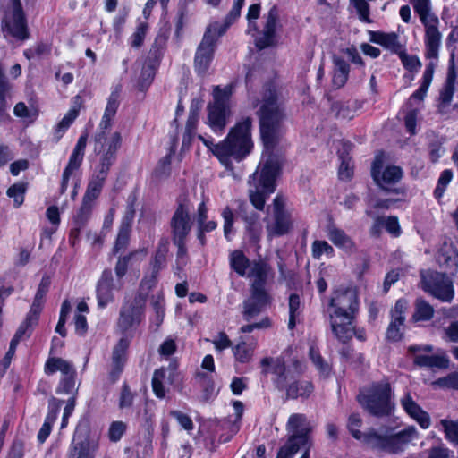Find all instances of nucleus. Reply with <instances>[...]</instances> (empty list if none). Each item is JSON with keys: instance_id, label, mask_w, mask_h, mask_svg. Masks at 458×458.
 Here are the masks:
<instances>
[{"instance_id": "50", "label": "nucleus", "mask_w": 458, "mask_h": 458, "mask_svg": "<svg viewBox=\"0 0 458 458\" xmlns=\"http://www.w3.org/2000/svg\"><path fill=\"white\" fill-rule=\"evenodd\" d=\"M165 377V370L164 369H156L152 377V388L157 398L163 399L165 396V390L163 380Z\"/></svg>"}, {"instance_id": "15", "label": "nucleus", "mask_w": 458, "mask_h": 458, "mask_svg": "<svg viewBox=\"0 0 458 458\" xmlns=\"http://www.w3.org/2000/svg\"><path fill=\"white\" fill-rule=\"evenodd\" d=\"M121 142L122 137L119 132L113 133L109 139L104 137V132L96 135L94 150L99 155V162L93 173L107 177L111 166L116 160Z\"/></svg>"}, {"instance_id": "46", "label": "nucleus", "mask_w": 458, "mask_h": 458, "mask_svg": "<svg viewBox=\"0 0 458 458\" xmlns=\"http://www.w3.org/2000/svg\"><path fill=\"white\" fill-rule=\"evenodd\" d=\"M26 190L27 183L25 182L14 183L7 190L6 194L9 198L13 199V205L15 208H19L22 205Z\"/></svg>"}, {"instance_id": "4", "label": "nucleus", "mask_w": 458, "mask_h": 458, "mask_svg": "<svg viewBox=\"0 0 458 458\" xmlns=\"http://www.w3.org/2000/svg\"><path fill=\"white\" fill-rule=\"evenodd\" d=\"M358 310V296L354 291H336L333 293L327 312L331 330L339 342L346 344L352 338L353 322Z\"/></svg>"}, {"instance_id": "57", "label": "nucleus", "mask_w": 458, "mask_h": 458, "mask_svg": "<svg viewBox=\"0 0 458 458\" xmlns=\"http://www.w3.org/2000/svg\"><path fill=\"white\" fill-rule=\"evenodd\" d=\"M454 93V86L445 84V87L440 91L439 100L440 104L438 106V112L440 114H445L446 108L452 101Z\"/></svg>"}, {"instance_id": "32", "label": "nucleus", "mask_w": 458, "mask_h": 458, "mask_svg": "<svg viewBox=\"0 0 458 458\" xmlns=\"http://www.w3.org/2000/svg\"><path fill=\"white\" fill-rule=\"evenodd\" d=\"M327 236L329 240L338 248L347 252H354L356 246L354 242L345 232L334 225L327 228Z\"/></svg>"}, {"instance_id": "56", "label": "nucleus", "mask_w": 458, "mask_h": 458, "mask_svg": "<svg viewBox=\"0 0 458 458\" xmlns=\"http://www.w3.org/2000/svg\"><path fill=\"white\" fill-rule=\"evenodd\" d=\"M157 275L158 273L152 271L149 276H145L140 282L139 291L136 294L143 295L145 302L147 301L149 291L157 284Z\"/></svg>"}, {"instance_id": "25", "label": "nucleus", "mask_w": 458, "mask_h": 458, "mask_svg": "<svg viewBox=\"0 0 458 458\" xmlns=\"http://www.w3.org/2000/svg\"><path fill=\"white\" fill-rule=\"evenodd\" d=\"M279 19L278 8L274 5L266 16V22L262 32L255 39V45L259 49H264L274 44L276 28Z\"/></svg>"}, {"instance_id": "37", "label": "nucleus", "mask_w": 458, "mask_h": 458, "mask_svg": "<svg viewBox=\"0 0 458 458\" xmlns=\"http://www.w3.org/2000/svg\"><path fill=\"white\" fill-rule=\"evenodd\" d=\"M372 41L397 55L403 49L395 33L377 32L374 34Z\"/></svg>"}, {"instance_id": "45", "label": "nucleus", "mask_w": 458, "mask_h": 458, "mask_svg": "<svg viewBox=\"0 0 458 458\" xmlns=\"http://www.w3.org/2000/svg\"><path fill=\"white\" fill-rule=\"evenodd\" d=\"M131 232V225H128L127 223H122L119 227V232L116 237L115 244L114 247V251L119 252L120 250L125 249L129 243L130 235Z\"/></svg>"}, {"instance_id": "28", "label": "nucleus", "mask_w": 458, "mask_h": 458, "mask_svg": "<svg viewBox=\"0 0 458 458\" xmlns=\"http://www.w3.org/2000/svg\"><path fill=\"white\" fill-rule=\"evenodd\" d=\"M400 403L405 412L418 422L422 428H428L430 426L429 414L413 400L410 393H406L400 399Z\"/></svg>"}, {"instance_id": "49", "label": "nucleus", "mask_w": 458, "mask_h": 458, "mask_svg": "<svg viewBox=\"0 0 458 458\" xmlns=\"http://www.w3.org/2000/svg\"><path fill=\"white\" fill-rule=\"evenodd\" d=\"M311 250L315 259H320L323 254L327 257H333L335 254L333 247L327 242L320 240L312 242Z\"/></svg>"}, {"instance_id": "27", "label": "nucleus", "mask_w": 458, "mask_h": 458, "mask_svg": "<svg viewBox=\"0 0 458 458\" xmlns=\"http://www.w3.org/2000/svg\"><path fill=\"white\" fill-rule=\"evenodd\" d=\"M382 163L378 158L373 163L371 174L376 182L383 189L387 190L386 185L394 184L399 182L403 176V171L395 165L386 166L381 172Z\"/></svg>"}, {"instance_id": "10", "label": "nucleus", "mask_w": 458, "mask_h": 458, "mask_svg": "<svg viewBox=\"0 0 458 458\" xmlns=\"http://www.w3.org/2000/svg\"><path fill=\"white\" fill-rule=\"evenodd\" d=\"M233 94V86L224 88L215 86L213 89V102L208 103V123L216 133H222L228 123L232 112L230 98Z\"/></svg>"}, {"instance_id": "23", "label": "nucleus", "mask_w": 458, "mask_h": 458, "mask_svg": "<svg viewBox=\"0 0 458 458\" xmlns=\"http://www.w3.org/2000/svg\"><path fill=\"white\" fill-rule=\"evenodd\" d=\"M407 309V301L398 300L391 310V322L386 330V338L393 342H398L403 337V328L405 321L404 312Z\"/></svg>"}, {"instance_id": "8", "label": "nucleus", "mask_w": 458, "mask_h": 458, "mask_svg": "<svg viewBox=\"0 0 458 458\" xmlns=\"http://www.w3.org/2000/svg\"><path fill=\"white\" fill-rule=\"evenodd\" d=\"M420 22L424 26L425 56L437 59L441 46L442 34L438 29L439 19L432 12L430 0H410Z\"/></svg>"}, {"instance_id": "42", "label": "nucleus", "mask_w": 458, "mask_h": 458, "mask_svg": "<svg viewBox=\"0 0 458 458\" xmlns=\"http://www.w3.org/2000/svg\"><path fill=\"white\" fill-rule=\"evenodd\" d=\"M415 310L412 315L414 321H428L435 313L433 306L423 299H417L415 301Z\"/></svg>"}, {"instance_id": "33", "label": "nucleus", "mask_w": 458, "mask_h": 458, "mask_svg": "<svg viewBox=\"0 0 458 458\" xmlns=\"http://www.w3.org/2000/svg\"><path fill=\"white\" fill-rule=\"evenodd\" d=\"M107 177L93 173L89 180L82 201L94 205L99 197Z\"/></svg>"}, {"instance_id": "14", "label": "nucleus", "mask_w": 458, "mask_h": 458, "mask_svg": "<svg viewBox=\"0 0 458 458\" xmlns=\"http://www.w3.org/2000/svg\"><path fill=\"white\" fill-rule=\"evenodd\" d=\"M421 289L442 302L450 303L454 298L453 279L445 273L421 272Z\"/></svg>"}, {"instance_id": "59", "label": "nucleus", "mask_w": 458, "mask_h": 458, "mask_svg": "<svg viewBox=\"0 0 458 458\" xmlns=\"http://www.w3.org/2000/svg\"><path fill=\"white\" fill-rule=\"evenodd\" d=\"M127 426L123 421H114L108 429V437L111 442H118L125 433Z\"/></svg>"}, {"instance_id": "9", "label": "nucleus", "mask_w": 458, "mask_h": 458, "mask_svg": "<svg viewBox=\"0 0 458 458\" xmlns=\"http://www.w3.org/2000/svg\"><path fill=\"white\" fill-rule=\"evenodd\" d=\"M361 407L375 417H386L392 411V388L387 379L373 382L357 397Z\"/></svg>"}, {"instance_id": "2", "label": "nucleus", "mask_w": 458, "mask_h": 458, "mask_svg": "<svg viewBox=\"0 0 458 458\" xmlns=\"http://www.w3.org/2000/svg\"><path fill=\"white\" fill-rule=\"evenodd\" d=\"M362 425V420L359 413H352L349 416L347 428L351 435L357 440L372 450L387 454H398L412 439L417 437V430L414 427H408L398 432L393 428H384L380 429L369 428L362 433L359 428Z\"/></svg>"}, {"instance_id": "12", "label": "nucleus", "mask_w": 458, "mask_h": 458, "mask_svg": "<svg viewBox=\"0 0 458 458\" xmlns=\"http://www.w3.org/2000/svg\"><path fill=\"white\" fill-rule=\"evenodd\" d=\"M47 375L61 372V377L55 389L57 394L77 397L80 383L77 382V371L73 364L57 357H49L44 367Z\"/></svg>"}, {"instance_id": "21", "label": "nucleus", "mask_w": 458, "mask_h": 458, "mask_svg": "<svg viewBox=\"0 0 458 458\" xmlns=\"http://www.w3.org/2000/svg\"><path fill=\"white\" fill-rule=\"evenodd\" d=\"M88 135L81 134L69 157L67 165L65 166L61 180L59 192L64 194L69 185L70 180L73 177L77 171H79L85 155V148L87 145Z\"/></svg>"}, {"instance_id": "52", "label": "nucleus", "mask_w": 458, "mask_h": 458, "mask_svg": "<svg viewBox=\"0 0 458 458\" xmlns=\"http://www.w3.org/2000/svg\"><path fill=\"white\" fill-rule=\"evenodd\" d=\"M79 114V111L76 108H72L64 116V118L58 123L55 127L56 138L59 140L64 131L71 126Z\"/></svg>"}, {"instance_id": "11", "label": "nucleus", "mask_w": 458, "mask_h": 458, "mask_svg": "<svg viewBox=\"0 0 458 458\" xmlns=\"http://www.w3.org/2000/svg\"><path fill=\"white\" fill-rule=\"evenodd\" d=\"M1 30L5 38L26 41L30 38L27 17L21 0H11L1 21Z\"/></svg>"}, {"instance_id": "22", "label": "nucleus", "mask_w": 458, "mask_h": 458, "mask_svg": "<svg viewBox=\"0 0 458 458\" xmlns=\"http://www.w3.org/2000/svg\"><path fill=\"white\" fill-rule=\"evenodd\" d=\"M98 449V440L89 437L77 428L70 447L69 458H95Z\"/></svg>"}, {"instance_id": "1", "label": "nucleus", "mask_w": 458, "mask_h": 458, "mask_svg": "<svg viewBox=\"0 0 458 458\" xmlns=\"http://www.w3.org/2000/svg\"><path fill=\"white\" fill-rule=\"evenodd\" d=\"M261 374H272V383L279 391H285L288 399H307L314 390L311 381L301 379L306 370L303 361L293 359L286 364L282 356L264 357L260 360Z\"/></svg>"}, {"instance_id": "62", "label": "nucleus", "mask_w": 458, "mask_h": 458, "mask_svg": "<svg viewBox=\"0 0 458 458\" xmlns=\"http://www.w3.org/2000/svg\"><path fill=\"white\" fill-rule=\"evenodd\" d=\"M147 30L148 25L146 23H140L137 27L136 31L131 37V45L132 47H141L147 33Z\"/></svg>"}, {"instance_id": "24", "label": "nucleus", "mask_w": 458, "mask_h": 458, "mask_svg": "<svg viewBox=\"0 0 458 458\" xmlns=\"http://www.w3.org/2000/svg\"><path fill=\"white\" fill-rule=\"evenodd\" d=\"M130 342L128 337H122L113 349L112 363L109 371V379L112 383H114L123 371L127 360V350Z\"/></svg>"}, {"instance_id": "38", "label": "nucleus", "mask_w": 458, "mask_h": 458, "mask_svg": "<svg viewBox=\"0 0 458 458\" xmlns=\"http://www.w3.org/2000/svg\"><path fill=\"white\" fill-rule=\"evenodd\" d=\"M118 106V94L112 92L107 99V104L99 124V128L102 130L100 133H105V131L111 127L112 120L117 112ZM104 137L106 138L105 134Z\"/></svg>"}, {"instance_id": "39", "label": "nucleus", "mask_w": 458, "mask_h": 458, "mask_svg": "<svg viewBox=\"0 0 458 458\" xmlns=\"http://www.w3.org/2000/svg\"><path fill=\"white\" fill-rule=\"evenodd\" d=\"M250 261L242 250H234L230 254V266L240 276H246L250 269Z\"/></svg>"}, {"instance_id": "6", "label": "nucleus", "mask_w": 458, "mask_h": 458, "mask_svg": "<svg viewBox=\"0 0 458 458\" xmlns=\"http://www.w3.org/2000/svg\"><path fill=\"white\" fill-rule=\"evenodd\" d=\"M280 167L278 158L270 154L260 171L250 176L249 199L256 209L262 211L267 199L275 191Z\"/></svg>"}, {"instance_id": "17", "label": "nucleus", "mask_w": 458, "mask_h": 458, "mask_svg": "<svg viewBox=\"0 0 458 458\" xmlns=\"http://www.w3.org/2000/svg\"><path fill=\"white\" fill-rule=\"evenodd\" d=\"M191 227L190 201L187 196H180L177 199V206L170 220L172 239H187Z\"/></svg>"}, {"instance_id": "53", "label": "nucleus", "mask_w": 458, "mask_h": 458, "mask_svg": "<svg viewBox=\"0 0 458 458\" xmlns=\"http://www.w3.org/2000/svg\"><path fill=\"white\" fill-rule=\"evenodd\" d=\"M439 423L445 432V438L458 445V420L454 421L443 419Z\"/></svg>"}, {"instance_id": "34", "label": "nucleus", "mask_w": 458, "mask_h": 458, "mask_svg": "<svg viewBox=\"0 0 458 458\" xmlns=\"http://www.w3.org/2000/svg\"><path fill=\"white\" fill-rule=\"evenodd\" d=\"M244 4L243 0H234L233 7L223 23L214 22L208 26L214 31L218 33V36H223L227 29L240 17L241 10Z\"/></svg>"}, {"instance_id": "44", "label": "nucleus", "mask_w": 458, "mask_h": 458, "mask_svg": "<svg viewBox=\"0 0 458 458\" xmlns=\"http://www.w3.org/2000/svg\"><path fill=\"white\" fill-rule=\"evenodd\" d=\"M136 397V393L132 392L129 385L124 382L122 385L119 398H118V407L120 410H126L132 407L134 403V399Z\"/></svg>"}, {"instance_id": "13", "label": "nucleus", "mask_w": 458, "mask_h": 458, "mask_svg": "<svg viewBox=\"0 0 458 458\" xmlns=\"http://www.w3.org/2000/svg\"><path fill=\"white\" fill-rule=\"evenodd\" d=\"M250 293V297L242 302V311L243 319L249 324L240 327L242 333H250L255 329H265L271 327V320L268 317L263 318L259 322L251 323L271 303L270 293Z\"/></svg>"}, {"instance_id": "18", "label": "nucleus", "mask_w": 458, "mask_h": 458, "mask_svg": "<svg viewBox=\"0 0 458 458\" xmlns=\"http://www.w3.org/2000/svg\"><path fill=\"white\" fill-rule=\"evenodd\" d=\"M220 37L212 28H207L194 57V68L198 74L204 75L208 72Z\"/></svg>"}, {"instance_id": "47", "label": "nucleus", "mask_w": 458, "mask_h": 458, "mask_svg": "<svg viewBox=\"0 0 458 458\" xmlns=\"http://www.w3.org/2000/svg\"><path fill=\"white\" fill-rule=\"evenodd\" d=\"M301 298L297 293H292L289 296V322L288 327L294 328L296 326V318L300 316Z\"/></svg>"}, {"instance_id": "26", "label": "nucleus", "mask_w": 458, "mask_h": 458, "mask_svg": "<svg viewBox=\"0 0 458 458\" xmlns=\"http://www.w3.org/2000/svg\"><path fill=\"white\" fill-rule=\"evenodd\" d=\"M116 289L114 284V277L111 269H105L97 284L98 306L104 309L114 301V290Z\"/></svg>"}, {"instance_id": "43", "label": "nucleus", "mask_w": 458, "mask_h": 458, "mask_svg": "<svg viewBox=\"0 0 458 458\" xmlns=\"http://www.w3.org/2000/svg\"><path fill=\"white\" fill-rule=\"evenodd\" d=\"M168 251V241L161 239L158 242L154 259L151 262L152 271L159 273L165 263L166 253Z\"/></svg>"}, {"instance_id": "55", "label": "nucleus", "mask_w": 458, "mask_h": 458, "mask_svg": "<svg viewBox=\"0 0 458 458\" xmlns=\"http://www.w3.org/2000/svg\"><path fill=\"white\" fill-rule=\"evenodd\" d=\"M171 156L172 153L167 154L161 158L155 168L154 175L158 180L167 178L171 174Z\"/></svg>"}, {"instance_id": "58", "label": "nucleus", "mask_w": 458, "mask_h": 458, "mask_svg": "<svg viewBox=\"0 0 458 458\" xmlns=\"http://www.w3.org/2000/svg\"><path fill=\"white\" fill-rule=\"evenodd\" d=\"M452 178H453V173L451 170L446 169L441 173V174L438 178V181H437V185L434 191V196L437 199H440L444 195L445 187L451 182Z\"/></svg>"}, {"instance_id": "48", "label": "nucleus", "mask_w": 458, "mask_h": 458, "mask_svg": "<svg viewBox=\"0 0 458 458\" xmlns=\"http://www.w3.org/2000/svg\"><path fill=\"white\" fill-rule=\"evenodd\" d=\"M310 357L321 376L327 377L330 374L331 367L324 360L318 350L314 346L310 348Z\"/></svg>"}, {"instance_id": "7", "label": "nucleus", "mask_w": 458, "mask_h": 458, "mask_svg": "<svg viewBox=\"0 0 458 458\" xmlns=\"http://www.w3.org/2000/svg\"><path fill=\"white\" fill-rule=\"evenodd\" d=\"M290 434L285 444L279 449L276 458H293L301 448L304 449L300 458H310L313 442L310 437L312 427L307 417L301 413L292 414L286 425Z\"/></svg>"}, {"instance_id": "3", "label": "nucleus", "mask_w": 458, "mask_h": 458, "mask_svg": "<svg viewBox=\"0 0 458 458\" xmlns=\"http://www.w3.org/2000/svg\"><path fill=\"white\" fill-rule=\"evenodd\" d=\"M284 100L274 84L264 87L261 106L258 111L261 139L265 148L273 149L280 136L281 123L285 118Z\"/></svg>"}, {"instance_id": "20", "label": "nucleus", "mask_w": 458, "mask_h": 458, "mask_svg": "<svg viewBox=\"0 0 458 458\" xmlns=\"http://www.w3.org/2000/svg\"><path fill=\"white\" fill-rule=\"evenodd\" d=\"M246 276L251 280L250 292L269 293L268 284L274 279V272L267 260H253Z\"/></svg>"}, {"instance_id": "60", "label": "nucleus", "mask_w": 458, "mask_h": 458, "mask_svg": "<svg viewBox=\"0 0 458 458\" xmlns=\"http://www.w3.org/2000/svg\"><path fill=\"white\" fill-rule=\"evenodd\" d=\"M224 219V234L227 240H230V234L233 232L234 223V214L230 207H225L222 211Z\"/></svg>"}, {"instance_id": "61", "label": "nucleus", "mask_w": 458, "mask_h": 458, "mask_svg": "<svg viewBox=\"0 0 458 458\" xmlns=\"http://www.w3.org/2000/svg\"><path fill=\"white\" fill-rule=\"evenodd\" d=\"M63 403V400L57 399L54 396L50 397L48 400V411L45 420L55 423Z\"/></svg>"}, {"instance_id": "29", "label": "nucleus", "mask_w": 458, "mask_h": 458, "mask_svg": "<svg viewBox=\"0 0 458 458\" xmlns=\"http://www.w3.org/2000/svg\"><path fill=\"white\" fill-rule=\"evenodd\" d=\"M162 57V51L156 47H153L148 53L146 64L142 68L140 74V82L142 86L144 84L149 85L155 76V71L159 65L160 59Z\"/></svg>"}, {"instance_id": "40", "label": "nucleus", "mask_w": 458, "mask_h": 458, "mask_svg": "<svg viewBox=\"0 0 458 458\" xmlns=\"http://www.w3.org/2000/svg\"><path fill=\"white\" fill-rule=\"evenodd\" d=\"M256 347L255 341L250 343L242 341L233 348V352L237 361L248 363L251 360Z\"/></svg>"}, {"instance_id": "64", "label": "nucleus", "mask_w": 458, "mask_h": 458, "mask_svg": "<svg viewBox=\"0 0 458 458\" xmlns=\"http://www.w3.org/2000/svg\"><path fill=\"white\" fill-rule=\"evenodd\" d=\"M436 384L441 387L458 389V372H454L447 377L438 378Z\"/></svg>"}, {"instance_id": "16", "label": "nucleus", "mask_w": 458, "mask_h": 458, "mask_svg": "<svg viewBox=\"0 0 458 458\" xmlns=\"http://www.w3.org/2000/svg\"><path fill=\"white\" fill-rule=\"evenodd\" d=\"M145 305L144 297L140 294H135L131 298L125 299L117 319V327L122 333L135 329L143 321Z\"/></svg>"}, {"instance_id": "19", "label": "nucleus", "mask_w": 458, "mask_h": 458, "mask_svg": "<svg viewBox=\"0 0 458 458\" xmlns=\"http://www.w3.org/2000/svg\"><path fill=\"white\" fill-rule=\"evenodd\" d=\"M292 225L291 215L285 208L284 199L281 196H276L273 200L272 220L266 225L267 238L287 234Z\"/></svg>"}, {"instance_id": "5", "label": "nucleus", "mask_w": 458, "mask_h": 458, "mask_svg": "<svg viewBox=\"0 0 458 458\" xmlns=\"http://www.w3.org/2000/svg\"><path fill=\"white\" fill-rule=\"evenodd\" d=\"M252 119L245 117L231 128L216 149L219 162L227 169L233 170V161L241 162L253 148L251 138Z\"/></svg>"}, {"instance_id": "31", "label": "nucleus", "mask_w": 458, "mask_h": 458, "mask_svg": "<svg viewBox=\"0 0 458 458\" xmlns=\"http://www.w3.org/2000/svg\"><path fill=\"white\" fill-rule=\"evenodd\" d=\"M333 78L332 83L335 89H340L345 85L350 73V65L346 60L338 55L333 56Z\"/></svg>"}, {"instance_id": "54", "label": "nucleus", "mask_w": 458, "mask_h": 458, "mask_svg": "<svg viewBox=\"0 0 458 458\" xmlns=\"http://www.w3.org/2000/svg\"><path fill=\"white\" fill-rule=\"evenodd\" d=\"M403 67L411 72H417L421 68V63L417 55H408L403 49L398 55Z\"/></svg>"}, {"instance_id": "41", "label": "nucleus", "mask_w": 458, "mask_h": 458, "mask_svg": "<svg viewBox=\"0 0 458 458\" xmlns=\"http://www.w3.org/2000/svg\"><path fill=\"white\" fill-rule=\"evenodd\" d=\"M351 148V144L344 143L343 150L338 152L339 158L341 159V165L339 167V177L342 180H349L352 175V160L349 157V150Z\"/></svg>"}, {"instance_id": "35", "label": "nucleus", "mask_w": 458, "mask_h": 458, "mask_svg": "<svg viewBox=\"0 0 458 458\" xmlns=\"http://www.w3.org/2000/svg\"><path fill=\"white\" fill-rule=\"evenodd\" d=\"M413 362L419 367L430 369H446L449 365V360L446 355H425L415 354Z\"/></svg>"}, {"instance_id": "36", "label": "nucleus", "mask_w": 458, "mask_h": 458, "mask_svg": "<svg viewBox=\"0 0 458 458\" xmlns=\"http://www.w3.org/2000/svg\"><path fill=\"white\" fill-rule=\"evenodd\" d=\"M243 222L245 223V232L249 241L254 244L259 243L263 233L260 216L258 213L250 214V217H245Z\"/></svg>"}, {"instance_id": "51", "label": "nucleus", "mask_w": 458, "mask_h": 458, "mask_svg": "<svg viewBox=\"0 0 458 458\" xmlns=\"http://www.w3.org/2000/svg\"><path fill=\"white\" fill-rule=\"evenodd\" d=\"M94 205L82 201L81 208L72 218V224L79 227H85L89 218L90 217Z\"/></svg>"}, {"instance_id": "30", "label": "nucleus", "mask_w": 458, "mask_h": 458, "mask_svg": "<svg viewBox=\"0 0 458 458\" xmlns=\"http://www.w3.org/2000/svg\"><path fill=\"white\" fill-rule=\"evenodd\" d=\"M194 386L201 391V398L208 402L215 397L214 375L209 372L198 371L194 377Z\"/></svg>"}, {"instance_id": "63", "label": "nucleus", "mask_w": 458, "mask_h": 458, "mask_svg": "<svg viewBox=\"0 0 458 458\" xmlns=\"http://www.w3.org/2000/svg\"><path fill=\"white\" fill-rule=\"evenodd\" d=\"M135 254V252H131L130 254L120 257L116 262L114 271L116 276L121 279L123 277L128 270V265L130 260L131 259L132 256Z\"/></svg>"}]
</instances>
